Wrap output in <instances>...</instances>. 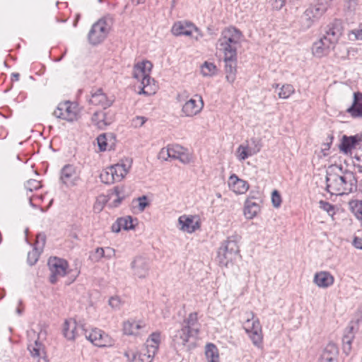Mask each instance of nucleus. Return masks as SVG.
I'll list each match as a JSON object with an SVG mask.
<instances>
[{
    "instance_id": "f257e3e1",
    "label": "nucleus",
    "mask_w": 362,
    "mask_h": 362,
    "mask_svg": "<svg viewBox=\"0 0 362 362\" xmlns=\"http://www.w3.org/2000/svg\"><path fill=\"white\" fill-rule=\"evenodd\" d=\"M243 33L235 27L223 29L216 43V49L224 55L226 79L233 83L236 78L237 49L241 43Z\"/></svg>"
},
{
    "instance_id": "f03ea898",
    "label": "nucleus",
    "mask_w": 362,
    "mask_h": 362,
    "mask_svg": "<svg viewBox=\"0 0 362 362\" xmlns=\"http://www.w3.org/2000/svg\"><path fill=\"white\" fill-rule=\"evenodd\" d=\"M326 189L331 194H348L357 188V180L354 173L346 170L341 175L327 172L326 175Z\"/></svg>"
},
{
    "instance_id": "7ed1b4c3",
    "label": "nucleus",
    "mask_w": 362,
    "mask_h": 362,
    "mask_svg": "<svg viewBox=\"0 0 362 362\" xmlns=\"http://www.w3.org/2000/svg\"><path fill=\"white\" fill-rule=\"evenodd\" d=\"M343 27L339 20H335L327 25L325 34L313 45V54L317 57L327 55L334 49L342 35Z\"/></svg>"
},
{
    "instance_id": "20e7f679",
    "label": "nucleus",
    "mask_w": 362,
    "mask_h": 362,
    "mask_svg": "<svg viewBox=\"0 0 362 362\" xmlns=\"http://www.w3.org/2000/svg\"><path fill=\"white\" fill-rule=\"evenodd\" d=\"M200 330L197 313H191L183 320L182 327L173 337L174 346L177 348L184 347L190 338H197Z\"/></svg>"
},
{
    "instance_id": "39448f33",
    "label": "nucleus",
    "mask_w": 362,
    "mask_h": 362,
    "mask_svg": "<svg viewBox=\"0 0 362 362\" xmlns=\"http://www.w3.org/2000/svg\"><path fill=\"white\" fill-rule=\"evenodd\" d=\"M152 64L149 61L138 63L134 65L133 69V77L139 81L141 80V90L139 94L151 95L156 93L157 86L153 78H151L148 72L152 69Z\"/></svg>"
},
{
    "instance_id": "423d86ee",
    "label": "nucleus",
    "mask_w": 362,
    "mask_h": 362,
    "mask_svg": "<svg viewBox=\"0 0 362 362\" xmlns=\"http://www.w3.org/2000/svg\"><path fill=\"white\" fill-rule=\"evenodd\" d=\"M113 25V18L107 16L100 18L91 27L88 34V40L93 45H98L103 42L109 35Z\"/></svg>"
},
{
    "instance_id": "0eeeda50",
    "label": "nucleus",
    "mask_w": 362,
    "mask_h": 362,
    "mask_svg": "<svg viewBox=\"0 0 362 362\" xmlns=\"http://www.w3.org/2000/svg\"><path fill=\"white\" fill-rule=\"evenodd\" d=\"M330 0H317V3L310 5L302 14L300 23L303 30L310 28L327 10Z\"/></svg>"
},
{
    "instance_id": "6e6552de",
    "label": "nucleus",
    "mask_w": 362,
    "mask_h": 362,
    "mask_svg": "<svg viewBox=\"0 0 362 362\" xmlns=\"http://www.w3.org/2000/svg\"><path fill=\"white\" fill-rule=\"evenodd\" d=\"M240 249L235 236L228 238L218 248L217 258L221 265L227 267L240 257Z\"/></svg>"
},
{
    "instance_id": "1a4fd4ad",
    "label": "nucleus",
    "mask_w": 362,
    "mask_h": 362,
    "mask_svg": "<svg viewBox=\"0 0 362 362\" xmlns=\"http://www.w3.org/2000/svg\"><path fill=\"white\" fill-rule=\"evenodd\" d=\"M245 323L248 325L245 331L252 341L253 345L258 349L263 347V333L262 325L258 318L255 317L252 311L245 313Z\"/></svg>"
},
{
    "instance_id": "9d476101",
    "label": "nucleus",
    "mask_w": 362,
    "mask_h": 362,
    "mask_svg": "<svg viewBox=\"0 0 362 362\" xmlns=\"http://www.w3.org/2000/svg\"><path fill=\"white\" fill-rule=\"evenodd\" d=\"M78 115L77 105L70 101L60 103L54 111L53 115L59 119L67 122H74L77 119Z\"/></svg>"
},
{
    "instance_id": "9b49d317",
    "label": "nucleus",
    "mask_w": 362,
    "mask_h": 362,
    "mask_svg": "<svg viewBox=\"0 0 362 362\" xmlns=\"http://www.w3.org/2000/svg\"><path fill=\"white\" fill-rule=\"evenodd\" d=\"M84 336L95 346L99 347L111 346L114 344V340L107 334L98 328H93L90 331L85 329Z\"/></svg>"
},
{
    "instance_id": "f8f14e48",
    "label": "nucleus",
    "mask_w": 362,
    "mask_h": 362,
    "mask_svg": "<svg viewBox=\"0 0 362 362\" xmlns=\"http://www.w3.org/2000/svg\"><path fill=\"white\" fill-rule=\"evenodd\" d=\"M48 265L51 272L49 281L52 284H55L59 277L64 276L67 274L68 262L65 259L56 257L50 258Z\"/></svg>"
},
{
    "instance_id": "ddd939ff",
    "label": "nucleus",
    "mask_w": 362,
    "mask_h": 362,
    "mask_svg": "<svg viewBox=\"0 0 362 362\" xmlns=\"http://www.w3.org/2000/svg\"><path fill=\"white\" fill-rule=\"evenodd\" d=\"M115 120V112L112 110H99L91 117L92 123L98 129H104Z\"/></svg>"
},
{
    "instance_id": "4468645a",
    "label": "nucleus",
    "mask_w": 362,
    "mask_h": 362,
    "mask_svg": "<svg viewBox=\"0 0 362 362\" xmlns=\"http://www.w3.org/2000/svg\"><path fill=\"white\" fill-rule=\"evenodd\" d=\"M130 266L134 277L145 279L148 276L150 265L146 258L141 256L136 257Z\"/></svg>"
},
{
    "instance_id": "2eb2a0df",
    "label": "nucleus",
    "mask_w": 362,
    "mask_h": 362,
    "mask_svg": "<svg viewBox=\"0 0 362 362\" xmlns=\"http://www.w3.org/2000/svg\"><path fill=\"white\" fill-rule=\"evenodd\" d=\"M79 179L76 168L73 165H65L60 170V182L66 187L76 185Z\"/></svg>"
},
{
    "instance_id": "dca6fc26",
    "label": "nucleus",
    "mask_w": 362,
    "mask_h": 362,
    "mask_svg": "<svg viewBox=\"0 0 362 362\" xmlns=\"http://www.w3.org/2000/svg\"><path fill=\"white\" fill-rule=\"evenodd\" d=\"M195 98L187 100L182 106V112L185 117H193L201 112L204 107L202 98L199 95H195Z\"/></svg>"
},
{
    "instance_id": "f3484780",
    "label": "nucleus",
    "mask_w": 362,
    "mask_h": 362,
    "mask_svg": "<svg viewBox=\"0 0 362 362\" xmlns=\"http://www.w3.org/2000/svg\"><path fill=\"white\" fill-rule=\"evenodd\" d=\"M172 33L176 36L192 35L193 32L197 33V35L194 37L197 40L199 37V29L192 23L187 21H178L174 23L172 28Z\"/></svg>"
},
{
    "instance_id": "a211bd4d",
    "label": "nucleus",
    "mask_w": 362,
    "mask_h": 362,
    "mask_svg": "<svg viewBox=\"0 0 362 362\" xmlns=\"http://www.w3.org/2000/svg\"><path fill=\"white\" fill-rule=\"evenodd\" d=\"M114 100L108 98L103 91L102 88L92 90L90 98L88 99L89 104L101 106L104 110H107L113 104Z\"/></svg>"
},
{
    "instance_id": "6ab92c4d",
    "label": "nucleus",
    "mask_w": 362,
    "mask_h": 362,
    "mask_svg": "<svg viewBox=\"0 0 362 362\" xmlns=\"http://www.w3.org/2000/svg\"><path fill=\"white\" fill-rule=\"evenodd\" d=\"M85 327L75 320H66L63 325V334L68 340H74L80 334L84 335Z\"/></svg>"
},
{
    "instance_id": "aec40b11",
    "label": "nucleus",
    "mask_w": 362,
    "mask_h": 362,
    "mask_svg": "<svg viewBox=\"0 0 362 362\" xmlns=\"http://www.w3.org/2000/svg\"><path fill=\"white\" fill-rule=\"evenodd\" d=\"M361 141L362 136L358 134L354 136L344 135L339 147L341 152L348 153Z\"/></svg>"
},
{
    "instance_id": "412c9836",
    "label": "nucleus",
    "mask_w": 362,
    "mask_h": 362,
    "mask_svg": "<svg viewBox=\"0 0 362 362\" xmlns=\"http://www.w3.org/2000/svg\"><path fill=\"white\" fill-rule=\"evenodd\" d=\"M228 186L233 192L238 194H245L249 189L247 182L238 178L235 174L230 176Z\"/></svg>"
},
{
    "instance_id": "4be33fe9",
    "label": "nucleus",
    "mask_w": 362,
    "mask_h": 362,
    "mask_svg": "<svg viewBox=\"0 0 362 362\" xmlns=\"http://www.w3.org/2000/svg\"><path fill=\"white\" fill-rule=\"evenodd\" d=\"M313 282L319 288H326L334 284V278L329 272L321 271L315 274Z\"/></svg>"
},
{
    "instance_id": "5701e85b",
    "label": "nucleus",
    "mask_w": 362,
    "mask_h": 362,
    "mask_svg": "<svg viewBox=\"0 0 362 362\" xmlns=\"http://www.w3.org/2000/svg\"><path fill=\"white\" fill-rule=\"evenodd\" d=\"M28 349L33 358H37V362H48L45 357L44 345L38 339L28 345Z\"/></svg>"
},
{
    "instance_id": "b1692460",
    "label": "nucleus",
    "mask_w": 362,
    "mask_h": 362,
    "mask_svg": "<svg viewBox=\"0 0 362 362\" xmlns=\"http://www.w3.org/2000/svg\"><path fill=\"white\" fill-rule=\"evenodd\" d=\"M178 222L181 226L180 229L189 233L194 232L200 227L199 221H195L194 218L192 216H181L178 219Z\"/></svg>"
},
{
    "instance_id": "393cba45",
    "label": "nucleus",
    "mask_w": 362,
    "mask_h": 362,
    "mask_svg": "<svg viewBox=\"0 0 362 362\" xmlns=\"http://www.w3.org/2000/svg\"><path fill=\"white\" fill-rule=\"evenodd\" d=\"M347 112L352 117H362V93L357 92L354 93V100L352 105L347 109Z\"/></svg>"
},
{
    "instance_id": "a878e982",
    "label": "nucleus",
    "mask_w": 362,
    "mask_h": 362,
    "mask_svg": "<svg viewBox=\"0 0 362 362\" xmlns=\"http://www.w3.org/2000/svg\"><path fill=\"white\" fill-rule=\"evenodd\" d=\"M185 148L180 145H169L166 148H162L159 153V158L166 160L168 158L177 159L182 151Z\"/></svg>"
},
{
    "instance_id": "bb28decb",
    "label": "nucleus",
    "mask_w": 362,
    "mask_h": 362,
    "mask_svg": "<svg viewBox=\"0 0 362 362\" xmlns=\"http://www.w3.org/2000/svg\"><path fill=\"white\" fill-rule=\"evenodd\" d=\"M260 211L259 203L253 201V199H247L245 203L244 215L247 219H252Z\"/></svg>"
},
{
    "instance_id": "cd10ccee",
    "label": "nucleus",
    "mask_w": 362,
    "mask_h": 362,
    "mask_svg": "<svg viewBox=\"0 0 362 362\" xmlns=\"http://www.w3.org/2000/svg\"><path fill=\"white\" fill-rule=\"evenodd\" d=\"M338 348L334 343H329L322 354L320 362H335Z\"/></svg>"
},
{
    "instance_id": "c85d7f7f",
    "label": "nucleus",
    "mask_w": 362,
    "mask_h": 362,
    "mask_svg": "<svg viewBox=\"0 0 362 362\" xmlns=\"http://www.w3.org/2000/svg\"><path fill=\"white\" fill-rule=\"evenodd\" d=\"M143 327L144 325L141 322L128 320L123 323V332L127 335H136Z\"/></svg>"
},
{
    "instance_id": "c756f323",
    "label": "nucleus",
    "mask_w": 362,
    "mask_h": 362,
    "mask_svg": "<svg viewBox=\"0 0 362 362\" xmlns=\"http://www.w3.org/2000/svg\"><path fill=\"white\" fill-rule=\"evenodd\" d=\"M354 327L353 326L348 327L344 334L342 338V349L346 355H349L351 351V344L352 341L354 339V334L353 332Z\"/></svg>"
},
{
    "instance_id": "7c9ffc66",
    "label": "nucleus",
    "mask_w": 362,
    "mask_h": 362,
    "mask_svg": "<svg viewBox=\"0 0 362 362\" xmlns=\"http://www.w3.org/2000/svg\"><path fill=\"white\" fill-rule=\"evenodd\" d=\"M129 165H127L123 163L111 165L115 182H119L125 177L129 172Z\"/></svg>"
},
{
    "instance_id": "2f4dec72",
    "label": "nucleus",
    "mask_w": 362,
    "mask_h": 362,
    "mask_svg": "<svg viewBox=\"0 0 362 362\" xmlns=\"http://www.w3.org/2000/svg\"><path fill=\"white\" fill-rule=\"evenodd\" d=\"M272 87L279 89L278 96L281 99H288L295 93V88L291 84L285 83L280 87L279 83H274Z\"/></svg>"
},
{
    "instance_id": "473e14b6",
    "label": "nucleus",
    "mask_w": 362,
    "mask_h": 362,
    "mask_svg": "<svg viewBox=\"0 0 362 362\" xmlns=\"http://www.w3.org/2000/svg\"><path fill=\"white\" fill-rule=\"evenodd\" d=\"M205 356L208 362H220L218 349L212 343L206 345Z\"/></svg>"
},
{
    "instance_id": "72a5a7b5",
    "label": "nucleus",
    "mask_w": 362,
    "mask_h": 362,
    "mask_svg": "<svg viewBox=\"0 0 362 362\" xmlns=\"http://www.w3.org/2000/svg\"><path fill=\"white\" fill-rule=\"evenodd\" d=\"M113 194L116 196V199L112 203V206L114 207H117L128 197V194L125 192V188L123 186L115 187Z\"/></svg>"
},
{
    "instance_id": "f704fd0d",
    "label": "nucleus",
    "mask_w": 362,
    "mask_h": 362,
    "mask_svg": "<svg viewBox=\"0 0 362 362\" xmlns=\"http://www.w3.org/2000/svg\"><path fill=\"white\" fill-rule=\"evenodd\" d=\"M350 211L356 218L362 221V200L351 199L349 202Z\"/></svg>"
},
{
    "instance_id": "c9c22d12",
    "label": "nucleus",
    "mask_w": 362,
    "mask_h": 362,
    "mask_svg": "<svg viewBox=\"0 0 362 362\" xmlns=\"http://www.w3.org/2000/svg\"><path fill=\"white\" fill-rule=\"evenodd\" d=\"M216 72V66L212 62H205L201 66V73L204 76H213Z\"/></svg>"
},
{
    "instance_id": "e433bc0d",
    "label": "nucleus",
    "mask_w": 362,
    "mask_h": 362,
    "mask_svg": "<svg viewBox=\"0 0 362 362\" xmlns=\"http://www.w3.org/2000/svg\"><path fill=\"white\" fill-rule=\"evenodd\" d=\"M149 342H153L155 346H151L150 353L152 354H156L158 350V347L160 343V332H153L147 339Z\"/></svg>"
},
{
    "instance_id": "4c0bfd02",
    "label": "nucleus",
    "mask_w": 362,
    "mask_h": 362,
    "mask_svg": "<svg viewBox=\"0 0 362 362\" xmlns=\"http://www.w3.org/2000/svg\"><path fill=\"white\" fill-rule=\"evenodd\" d=\"M100 178L103 183L107 185L116 182L114 178V175L112 174V170L111 168V166L107 168L100 173Z\"/></svg>"
},
{
    "instance_id": "58836bf2",
    "label": "nucleus",
    "mask_w": 362,
    "mask_h": 362,
    "mask_svg": "<svg viewBox=\"0 0 362 362\" xmlns=\"http://www.w3.org/2000/svg\"><path fill=\"white\" fill-rule=\"evenodd\" d=\"M255 153L257 151L248 152V146L240 145L237 148V157L239 160H245Z\"/></svg>"
},
{
    "instance_id": "ea45409f",
    "label": "nucleus",
    "mask_w": 362,
    "mask_h": 362,
    "mask_svg": "<svg viewBox=\"0 0 362 362\" xmlns=\"http://www.w3.org/2000/svg\"><path fill=\"white\" fill-rule=\"evenodd\" d=\"M117 219L119 221V225L122 226V229L128 230L134 228V219L131 216H127Z\"/></svg>"
},
{
    "instance_id": "a19ab883",
    "label": "nucleus",
    "mask_w": 362,
    "mask_h": 362,
    "mask_svg": "<svg viewBox=\"0 0 362 362\" xmlns=\"http://www.w3.org/2000/svg\"><path fill=\"white\" fill-rule=\"evenodd\" d=\"M319 206L321 209L326 211L328 214V215L332 218L337 211V208L334 205L331 204L330 203L323 200H320L319 202Z\"/></svg>"
},
{
    "instance_id": "79ce46f5",
    "label": "nucleus",
    "mask_w": 362,
    "mask_h": 362,
    "mask_svg": "<svg viewBox=\"0 0 362 362\" xmlns=\"http://www.w3.org/2000/svg\"><path fill=\"white\" fill-rule=\"evenodd\" d=\"M41 251L37 247H35L31 252H28L27 260L30 265H34L37 262Z\"/></svg>"
},
{
    "instance_id": "37998d69",
    "label": "nucleus",
    "mask_w": 362,
    "mask_h": 362,
    "mask_svg": "<svg viewBox=\"0 0 362 362\" xmlns=\"http://www.w3.org/2000/svg\"><path fill=\"white\" fill-rule=\"evenodd\" d=\"M40 187H41L40 182L37 180L30 179L25 183V188L30 192L37 190V189H40Z\"/></svg>"
},
{
    "instance_id": "c03bdc74",
    "label": "nucleus",
    "mask_w": 362,
    "mask_h": 362,
    "mask_svg": "<svg viewBox=\"0 0 362 362\" xmlns=\"http://www.w3.org/2000/svg\"><path fill=\"white\" fill-rule=\"evenodd\" d=\"M107 139L105 134H100L97 138L98 145L100 151L107 149Z\"/></svg>"
},
{
    "instance_id": "a18cd8bd",
    "label": "nucleus",
    "mask_w": 362,
    "mask_h": 362,
    "mask_svg": "<svg viewBox=\"0 0 362 362\" xmlns=\"http://www.w3.org/2000/svg\"><path fill=\"white\" fill-rule=\"evenodd\" d=\"M281 197L277 190H274L272 193V202L275 208H279L281 204Z\"/></svg>"
},
{
    "instance_id": "49530a36",
    "label": "nucleus",
    "mask_w": 362,
    "mask_h": 362,
    "mask_svg": "<svg viewBox=\"0 0 362 362\" xmlns=\"http://www.w3.org/2000/svg\"><path fill=\"white\" fill-rule=\"evenodd\" d=\"M109 305L115 310L119 309L122 305V300L118 296H112L109 299Z\"/></svg>"
},
{
    "instance_id": "de8ad7c7",
    "label": "nucleus",
    "mask_w": 362,
    "mask_h": 362,
    "mask_svg": "<svg viewBox=\"0 0 362 362\" xmlns=\"http://www.w3.org/2000/svg\"><path fill=\"white\" fill-rule=\"evenodd\" d=\"M177 159L184 164H188L191 162L192 157L185 148L184 151H182Z\"/></svg>"
},
{
    "instance_id": "09e8293b",
    "label": "nucleus",
    "mask_w": 362,
    "mask_h": 362,
    "mask_svg": "<svg viewBox=\"0 0 362 362\" xmlns=\"http://www.w3.org/2000/svg\"><path fill=\"white\" fill-rule=\"evenodd\" d=\"M147 121V119L143 116H136L133 118L132 124L136 128L142 127L145 122Z\"/></svg>"
},
{
    "instance_id": "8fccbe9b",
    "label": "nucleus",
    "mask_w": 362,
    "mask_h": 362,
    "mask_svg": "<svg viewBox=\"0 0 362 362\" xmlns=\"http://www.w3.org/2000/svg\"><path fill=\"white\" fill-rule=\"evenodd\" d=\"M46 237L45 234H38L36 237L35 247H37L39 250H42L43 247L45 245Z\"/></svg>"
},
{
    "instance_id": "3c124183",
    "label": "nucleus",
    "mask_w": 362,
    "mask_h": 362,
    "mask_svg": "<svg viewBox=\"0 0 362 362\" xmlns=\"http://www.w3.org/2000/svg\"><path fill=\"white\" fill-rule=\"evenodd\" d=\"M156 354H152L150 352L146 351L144 354H141L139 356V362H152Z\"/></svg>"
},
{
    "instance_id": "603ef678",
    "label": "nucleus",
    "mask_w": 362,
    "mask_h": 362,
    "mask_svg": "<svg viewBox=\"0 0 362 362\" xmlns=\"http://www.w3.org/2000/svg\"><path fill=\"white\" fill-rule=\"evenodd\" d=\"M137 200L139 202V209L141 211H143L149 204L147 202V197L145 195L139 197Z\"/></svg>"
},
{
    "instance_id": "864d4df0",
    "label": "nucleus",
    "mask_w": 362,
    "mask_h": 362,
    "mask_svg": "<svg viewBox=\"0 0 362 362\" xmlns=\"http://www.w3.org/2000/svg\"><path fill=\"white\" fill-rule=\"evenodd\" d=\"M356 162H354V167L359 173H362V156H356Z\"/></svg>"
},
{
    "instance_id": "5fc2aeb1",
    "label": "nucleus",
    "mask_w": 362,
    "mask_h": 362,
    "mask_svg": "<svg viewBox=\"0 0 362 362\" xmlns=\"http://www.w3.org/2000/svg\"><path fill=\"white\" fill-rule=\"evenodd\" d=\"M353 245L356 248L362 250V237H355L353 240Z\"/></svg>"
},
{
    "instance_id": "6e6d98bb",
    "label": "nucleus",
    "mask_w": 362,
    "mask_h": 362,
    "mask_svg": "<svg viewBox=\"0 0 362 362\" xmlns=\"http://www.w3.org/2000/svg\"><path fill=\"white\" fill-rule=\"evenodd\" d=\"M115 255V250L113 248L109 247L105 248V257L107 259L112 258Z\"/></svg>"
},
{
    "instance_id": "4d7b16f0",
    "label": "nucleus",
    "mask_w": 362,
    "mask_h": 362,
    "mask_svg": "<svg viewBox=\"0 0 362 362\" xmlns=\"http://www.w3.org/2000/svg\"><path fill=\"white\" fill-rule=\"evenodd\" d=\"M122 229V228L120 225H119V221L117 219V221L112 224V230L115 233H119Z\"/></svg>"
},
{
    "instance_id": "13d9d810",
    "label": "nucleus",
    "mask_w": 362,
    "mask_h": 362,
    "mask_svg": "<svg viewBox=\"0 0 362 362\" xmlns=\"http://www.w3.org/2000/svg\"><path fill=\"white\" fill-rule=\"evenodd\" d=\"M95 254L98 255L99 258L101 257H105V249H103L102 247H98L95 250Z\"/></svg>"
},
{
    "instance_id": "bf43d9fd",
    "label": "nucleus",
    "mask_w": 362,
    "mask_h": 362,
    "mask_svg": "<svg viewBox=\"0 0 362 362\" xmlns=\"http://www.w3.org/2000/svg\"><path fill=\"white\" fill-rule=\"evenodd\" d=\"M20 78V74L18 73H13L11 74V81H18Z\"/></svg>"
},
{
    "instance_id": "052dcab7",
    "label": "nucleus",
    "mask_w": 362,
    "mask_h": 362,
    "mask_svg": "<svg viewBox=\"0 0 362 362\" xmlns=\"http://www.w3.org/2000/svg\"><path fill=\"white\" fill-rule=\"evenodd\" d=\"M155 346L154 343L153 342H149L148 341V340H146V351L147 352H149L150 351V348L151 347V346Z\"/></svg>"
},
{
    "instance_id": "680f3d73",
    "label": "nucleus",
    "mask_w": 362,
    "mask_h": 362,
    "mask_svg": "<svg viewBox=\"0 0 362 362\" xmlns=\"http://www.w3.org/2000/svg\"><path fill=\"white\" fill-rule=\"evenodd\" d=\"M329 140H330V143H327V144H325L324 146H325V150H327V149H329L330 148V144L332 143V139H333V136H331L329 137Z\"/></svg>"
},
{
    "instance_id": "e2e57ef3",
    "label": "nucleus",
    "mask_w": 362,
    "mask_h": 362,
    "mask_svg": "<svg viewBox=\"0 0 362 362\" xmlns=\"http://www.w3.org/2000/svg\"><path fill=\"white\" fill-rule=\"evenodd\" d=\"M102 209H103V206H100L99 204H97V203H96V204L94 205V209H95V210H98V211H101V210H102Z\"/></svg>"
},
{
    "instance_id": "0e129e2a",
    "label": "nucleus",
    "mask_w": 362,
    "mask_h": 362,
    "mask_svg": "<svg viewBox=\"0 0 362 362\" xmlns=\"http://www.w3.org/2000/svg\"><path fill=\"white\" fill-rule=\"evenodd\" d=\"M146 0H132L134 3H136V4H144Z\"/></svg>"
},
{
    "instance_id": "69168bd1",
    "label": "nucleus",
    "mask_w": 362,
    "mask_h": 362,
    "mask_svg": "<svg viewBox=\"0 0 362 362\" xmlns=\"http://www.w3.org/2000/svg\"><path fill=\"white\" fill-rule=\"evenodd\" d=\"M259 151H260V148H258L257 150H255V149H252V148H250V147L248 146V152L257 151V152H259Z\"/></svg>"
},
{
    "instance_id": "338daca9",
    "label": "nucleus",
    "mask_w": 362,
    "mask_h": 362,
    "mask_svg": "<svg viewBox=\"0 0 362 362\" xmlns=\"http://www.w3.org/2000/svg\"><path fill=\"white\" fill-rule=\"evenodd\" d=\"M16 313L18 314V315H21L22 313V310L21 308H17L16 309Z\"/></svg>"
},
{
    "instance_id": "774afa93",
    "label": "nucleus",
    "mask_w": 362,
    "mask_h": 362,
    "mask_svg": "<svg viewBox=\"0 0 362 362\" xmlns=\"http://www.w3.org/2000/svg\"><path fill=\"white\" fill-rule=\"evenodd\" d=\"M30 204L32 206H34V204H33V202H32V199H30Z\"/></svg>"
}]
</instances>
